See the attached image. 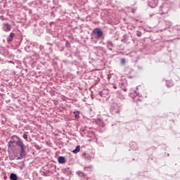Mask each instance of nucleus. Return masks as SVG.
<instances>
[{
	"label": "nucleus",
	"mask_w": 180,
	"mask_h": 180,
	"mask_svg": "<svg viewBox=\"0 0 180 180\" xmlns=\"http://www.w3.org/2000/svg\"><path fill=\"white\" fill-rule=\"evenodd\" d=\"M112 86L114 89H117V86L116 84H112Z\"/></svg>",
	"instance_id": "18"
},
{
	"label": "nucleus",
	"mask_w": 180,
	"mask_h": 180,
	"mask_svg": "<svg viewBox=\"0 0 180 180\" xmlns=\"http://www.w3.org/2000/svg\"><path fill=\"white\" fill-rule=\"evenodd\" d=\"M99 95H102V91H100V92H99Z\"/></svg>",
	"instance_id": "23"
},
{
	"label": "nucleus",
	"mask_w": 180,
	"mask_h": 180,
	"mask_svg": "<svg viewBox=\"0 0 180 180\" xmlns=\"http://www.w3.org/2000/svg\"><path fill=\"white\" fill-rule=\"evenodd\" d=\"M92 33L94 35L95 38L97 39H102V37H103V32H102V30L98 27L93 30Z\"/></svg>",
	"instance_id": "2"
},
{
	"label": "nucleus",
	"mask_w": 180,
	"mask_h": 180,
	"mask_svg": "<svg viewBox=\"0 0 180 180\" xmlns=\"http://www.w3.org/2000/svg\"><path fill=\"white\" fill-rule=\"evenodd\" d=\"M101 131H105V127H102Z\"/></svg>",
	"instance_id": "19"
},
{
	"label": "nucleus",
	"mask_w": 180,
	"mask_h": 180,
	"mask_svg": "<svg viewBox=\"0 0 180 180\" xmlns=\"http://www.w3.org/2000/svg\"><path fill=\"white\" fill-rule=\"evenodd\" d=\"M107 47H108V50H110V51H112V50L113 49V43L111 41H107Z\"/></svg>",
	"instance_id": "8"
},
{
	"label": "nucleus",
	"mask_w": 180,
	"mask_h": 180,
	"mask_svg": "<svg viewBox=\"0 0 180 180\" xmlns=\"http://www.w3.org/2000/svg\"><path fill=\"white\" fill-rule=\"evenodd\" d=\"M157 5H158V0H150L148 4V6L152 8H156Z\"/></svg>",
	"instance_id": "5"
},
{
	"label": "nucleus",
	"mask_w": 180,
	"mask_h": 180,
	"mask_svg": "<svg viewBox=\"0 0 180 180\" xmlns=\"http://www.w3.org/2000/svg\"><path fill=\"white\" fill-rule=\"evenodd\" d=\"M39 49H40V50H43V49H44V46H43L41 45V46H39Z\"/></svg>",
	"instance_id": "20"
},
{
	"label": "nucleus",
	"mask_w": 180,
	"mask_h": 180,
	"mask_svg": "<svg viewBox=\"0 0 180 180\" xmlns=\"http://www.w3.org/2000/svg\"><path fill=\"white\" fill-rule=\"evenodd\" d=\"M23 137L25 140H27V136H23Z\"/></svg>",
	"instance_id": "22"
},
{
	"label": "nucleus",
	"mask_w": 180,
	"mask_h": 180,
	"mask_svg": "<svg viewBox=\"0 0 180 180\" xmlns=\"http://www.w3.org/2000/svg\"><path fill=\"white\" fill-rule=\"evenodd\" d=\"M134 102H136L137 106H143V98L139 97V96H135L134 98Z\"/></svg>",
	"instance_id": "4"
},
{
	"label": "nucleus",
	"mask_w": 180,
	"mask_h": 180,
	"mask_svg": "<svg viewBox=\"0 0 180 180\" xmlns=\"http://www.w3.org/2000/svg\"><path fill=\"white\" fill-rule=\"evenodd\" d=\"M20 155L21 158H25V157H26V151H25V148L21 149Z\"/></svg>",
	"instance_id": "12"
},
{
	"label": "nucleus",
	"mask_w": 180,
	"mask_h": 180,
	"mask_svg": "<svg viewBox=\"0 0 180 180\" xmlns=\"http://www.w3.org/2000/svg\"><path fill=\"white\" fill-rule=\"evenodd\" d=\"M166 85L168 88H171V86H174V83L171 80H167L166 81Z\"/></svg>",
	"instance_id": "11"
},
{
	"label": "nucleus",
	"mask_w": 180,
	"mask_h": 180,
	"mask_svg": "<svg viewBox=\"0 0 180 180\" xmlns=\"http://www.w3.org/2000/svg\"><path fill=\"white\" fill-rule=\"evenodd\" d=\"M23 136H26V134H23Z\"/></svg>",
	"instance_id": "24"
},
{
	"label": "nucleus",
	"mask_w": 180,
	"mask_h": 180,
	"mask_svg": "<svg viewBox=\"0 0 180 180\" xmlns=\"http://www.w3.org/2000/svg\"><path fill=\"white\" fill-rule=\"evenodd\" d=\"M81 112L79 110H75L73 112V114L75 115V118L79 119Z\"/></svg>",
	"instance_id": "10"
},
{
	"label": "nucleus",
	"mask_w": 180,
	"mask_h": 180,
	"mask_svg": "<svg viewBox=\"0 0 180 180\" xmlns=\"http://www.w3.org/2000/svg\"><path fill=\"white\" fill-rule=\"evenodd\" d=\"M80 147L79 146H77L76 148L73 150L74 154H77L79 153Z\"/></svg>",
	"instance_id": "15"
},
{
	"label": "nucleus",
	"mask_w": 180,
	"mask_h": 180,
	"mask_svg": "<svg viewBox=\"0 0 180 180\" xmlns=\"http://www.w3.org/2000/svg\"><path fill=\"white\" fill-rule=\"evenodd\" d=\"M3 29L4 32H9L11 31V29H12V27L11 26V25L6 23L4 25Z\"/></svg>",
	"instance_id": "6"
},
{
	"label": "nucleus",
	"mask_w": 180,
	"mask_h": 180,
	"mask_svg": "<svg viewBox=\"0 0 180 180\" xmlns=\"http://www.w3.org/2000/svg\"><path fill=\"white\" fill-rule=\"evenodd\" d=\"M121 64H126V59L122 58L121 59Z\"/></svg>",
	"instance_id": "17"
},
{
	"label": "nucleus",
	"mask_w": 180,
	"mask_h": 180,
	"mask_svg": "<svg viewBox=\"0 0 180 180\" xmlns=\"http://www.w3.org/2000/svg\"><path fill=\"white\" fill-rule=\"evenodd\" d=\"M110 110L112 115H120V112L122 111V104L119 103H114Z\"/></svg>",
	"instance_id": "1"
},
{
	"label": "nucleus",
	"mask_w": 180,
	"mask_h": 180,
	"mask_svg": "<svg viewBox=\"0 0 180 180\" xmlns=\"http://www.w3.org/2000/svg\"><path fill=\"white\" fill-rule=\"evenodd\" d=\"M143 33L140 31H136V36H138V37H141Z\"/></svg>",
	"instance_id": "16"
},
{
	"label": "nucleus",
	"mask_w": 180,
	"mask_h": 180,
	"mask_svg": "<svg viewBox=\"0 0 180 180\" xmlns=\"http://www.w3.org/2000/svg\"><path fill=\"white\" fill-rule=\"evenodd\" d=\"M13 37H15V33L13 32L10 33V35L7 37L8 43H11V41L13 40Z\"/></svg>",
	"instance_id": "7"
},
{
	"label": "nucleus",
	"mask_w": 180,
	"mask_h": 180,
	"mask_svg": "<svg viewBox=\"0 0 180 180\" xmlns=\"http://www.w3.org/2000/svg\"><path fill=\"white\" fill-rule=\"evenodd\" d=\"M17 144H18V146H19L20 147L21 149L25 148V144H23V142H22V141H20V139H19V141H17Z\"/></svg>",
	"instance_id": "13"
},
{
	"label": "nucleus",
	"mask_w": 180,
	"mask_h": 180,
	"mask_svg": "<svg viewBox=\"0 0 180 180\" xmlns=\"http://www.w3.org/2000/svg\"><path fill=\"white\" fill-rule=\"evenodd\" d=\"M58 161L59 164H65V158H64L63 156H60L58 158Z\"/></svg>",
	"instance_id": "9"
},
{
	"label": "nucleus",
	"mask_w": 180,
	"mask_h": 180,
	"mask_svg": "<svg viewBox=\"0 0 180 180\" xmlns=\"http://www.w3.org/2000/svg\"><path fill=\"white\" fill-rule=\"evenodd\" d=\"M119 85L124 92H127V80L126 79H122L119 82Z\"/></svg>",
	"instance_id": "3"
},
{
	"label": "nucleus",
	"mask_w": 180,
	"mask_h": 180,
	"mask_svg": "<svg viewBox=\"0 0 180 180\" xmlns=\"http://www.w3.org/2000/svg\"><path fill=\"white\" fill-rule=\"evenodd\" d=\"M10 179H11V180H18V176L15 174L12 173L10 175Z\"/></svg>",
	"instance_id": "14"
},
{
	"label": "nucleus",
	"mask_w": 180,
	"mask_h": 180,
	"mask_svg": "<svg viewBox=\"0 0 180 180\" xmlns=\"http://www.w3.org/2000/svg\"><path fill=\"white\" fill-rule=\"evenodd\" d=\"M8 63H9L10 64H15L12 60H8Z\"/></svg>",
	"instance_id": "21"
}]
</instances>
